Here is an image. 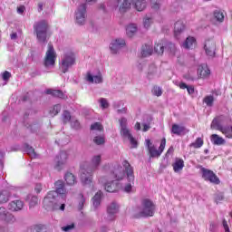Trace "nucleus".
I'll list each match as a JSON object with an SVG mask.
<instances>
[{
	"mask_svg": "<svg viewBox=\"0 0 232 232\" xmlns=\"http://www.w3.org/2000/svg\"><path fill=\"white\" fill-rule=\"evenodd\" d=\"M10 200V192L8 190H2L0 192V204H6Z\"/></svg>",
	"mask_w": 232,
	"mask_h": 232,
	"instance_id": "obj_34",
	"label": "nucleus"
},
{
	"mask_svg": "<svg viewBox=\"0 0 232 232\" xmlns=\"http://www.w3.org/2000/svg\"><path fill=\"white\" fill-rule=\"evenodd\" d=\"M131 6H133V0H123L122 4L120 5L119 11L121 14H126Z\"/></svg>",
	"mask_w": 232,
	"mask_h": 232,
	"instance_id": "obj_22",
	"label": "nucleus"
},
{
	"mask_svg": "<svg viewBox=\"0 0 232 232\" xmlns=\"http://www.w3.org/2000/svg\"><path fill=\"white\" fill-rule=\"evenodd\" d=\"M24 151L29 155L32 159H35L37 157V154L35 153V149L34 147L30 146L27 143L24 144Z\"/></svg>",
	"mask_w": 232,
	"mask_h": 232,
	"instance_id": "obj_29",
	"label": "nucleus"
},
{
	"mask_svg": "<svg viewBox=\"0 0 232 232\" xmlns=\"http://www.w3.org/2000/svg\"><path fill=\"white\" fill-rule=\"evenodd\" d=\"M209 73H211V71H209L208 65H201L198 68V75L200 77V79H205V77H208Z\"/></svg>",
	"mask_w": 232,
	"mask_h": 232,
	"instance_id": "obj_23",
	"label": "nucleus"
},
{
	"mask_svg": "<svg viewBox=\"0 0 232 232\" xmlns=\"http://www.w3.org/2000/svg\"><path fill=\"white\" fill-rule=\"evenodd\" d=\"M156 209L155 204H140L131 211L132 218L153 217Z\"/></svg>",
	"mask_w": 232,
	"mask_h": 232,
	"instance_id": "obj_4",
	"label": "nucleus"
},
{
	"mask_svg": "<svg viewBox=\"0 0 232 232\" xmlns=\"http://www.w3.org/2000/svg\"><path fill=\"white\" fill-rule=\"evenodd\" d=\"M124 46H126V41H124V39L122 38H117L111 41L110 44V50L111 53L115 54L119 53V50H121V48H124Z\"/></svg>",
	"mask_w": 232,
	"mask_h": 232,
	"instance_id": "obj_11",
	"label": "nucleus"
},
{
	"mask_svg": "<svg viewBox=\"0 0 232 232\" xmlns=\"http://www.w3.org/2000/svg\"><path fill=\"white\" fill-rule=\"evenodd\" d=\"M45 93L47 95H52L53 97H57L58 99H67L65 93L61 90L48 89L45 91Z\"/></svg>",
	"mask_w": 232,
	"mask_h": 232,
	"instance_id": "obj_20",
	"label": "nucleus"
},
{
	"mask_svg": "<svg viewBox=\"0 0 232 232\" xmlns=\"http://www.w3.org/2000/svg\"><path fill=\"white\" fill-rule=\"evenodd\" d=\"M210 128H211V130H218V131H221V133H222L223 130L226 127H223L222 124L220 123V121H218V119L215 118L211 122Z\"/></svg>",
	"mask_w": 232,
	"mask_h": 232,
	"instance_id": "obj_33",
	"label": "nucleus"
},
{
	"mask_svg": "<svg viewBox=\"0 0 232 232\" xmlns=\"http://www.w3.org/2000/svg\"><path fill=\"white\" fill-rule=\"evenodd\" d=\"M56 190L54 191L56 195H66V188H64V181L58 180L54 183Z\"/></svg>",
	"mask_w": 232,
	"mask_h": 232,
	"instance_id": "obj_21",
	"label": "nucleus"
},
{
	"mask_svg": "<svg viewBox=\"0 0 232 232\" xmlns=\"http://www.w3.org/2000/svg\"><path fill=\"white\" fill-rule=\"evenodd\" d=\"M153 53V46L151 44H144L141 47V57H150Z\"/></svg>",
	"mask_w": 232,
	"mask_h": 232,
	"instance_id": "obj_28",
	"label": "nucleus"
},
{
	"mask_svg": "<svg viewBox=\"0 0 232 232\" xmlns=\"http://www.w3.org/2000/svg\"><path fill=\"white\" fill-rule=\"evenodd\" d=\"M62 119H63V124H68V122L72 121V114L68 111H63L62 114Z\"/></svg>",
	"mask_w": 232,
	"mask_h": 232,
	"instance_id": "obj_40",
	"label": "nucleus"
},
{
	"mask_svg": "<svg viewBox=\"0 0 232 232\" xmlns=\"http://www.w3.org/2000/svg\"><path fill=\"white\" fill-rule=\"evenodd\" d=\"M25 10H26V7L24 5H20L19 7H17V14H20V15H23Z\"/></svg>",
	"mask_w": 232,
	"mask_h": 232,
	"instance_id": "obj_62",
	"label": "nucleus"
},
{
	"mask_svg": "<svg viewBox=\"0 0 232 232\" xmlns=\"http://www.w3.org/2000/svg\"><path fill=\"white\" fill-rule=\"evenodd\" d=\"M78 200L79 204H84L86 202V199L84 198V196L82 194L78 195Z\"/></svg>",
	"mask_w": 232,
	"mask_h": 232,
	"instance_id": "obj_64",
	"label": "nucleus"
},
{
	"mask_svg": "<svg viewBox=\"0 0 232 232\" xmlns=\"http://www.w3.org/2000/svg\"><path fill=\"white\" fill-rule=\"evenodd\" d=\"M50 25L46 20H41L34 24V34L36 36L38 43L44 44L48 39V30Z\"/></svg>",
	"mask_w": 232,
	"mask_h": 232,
	"instance_id": "obj_3",
	"label": "nucleus"
},
{
	"mask_svg": "<svg viewBox=\"0 0 232 232\" xmlns=\"http://www.w3.org/2000/svg\"><path fill=\"white\" fill-rule=\"evenodd\" d=\"M28 232H50V227L44 224H35L28 228Z\"/></svg>",
	"mask_w": 232,
	"mask_h": 232,
	"instance_id": "obj_18",
	"label": "nucleus"
},
{
	"mask_svg": "<svg viewBox=\"0 0 232 232\" xmlns=\"http://www.w3.org/2000/svg\"><path fill=\"white\" fill-rule=\"evenodd\" d=\"M167 47L169 50V52H171L173 53V55H175V52L177 51V46H175V44L169 43L167 44Z\"/></svg>",
	"mask_w": 232,
	"mask_h": 232,
	"instance_id": "obj_54",
	"label": "nucleus"
},
{
	"mask_svg": "<svg viewBox=\"0 0 232 232\" xmlns=\"http://www.w3.org/2000/svg\"><path fill=\"white\" fill-rule=\"evenodd\" d=\"M88 17L86 4H81L78 5L74 12V23L78 26H84L86 24V19Z\"/></svg>",
	"mask_w": 232,
	"mask_h": 232,
	"instance_id": "obj_5",
	"label": "nucleus"
},
{
	"mask_svg": "<svg viewBox=\"0 0 232 232\" xmlns=\"http://www.w3.org/2000/svg\"><path fill=\"white\" fill-rule=\"evenodd\" d=\"M214 17L218 21L219 23H222L224 21V13L220 11H215L214 12Z\"/></svg>",
	"mask_w": 232,
	"mask_h": 232,
	"instance_id": "obj_51",
	"label": "nucleus"
},
{
	"mask_svg": "<svg viewBox=\"0 0 232 232\" xmlns=\"http://www.w3.org/2000/svg\"><path fill=\"white\" fill-rule=\"evenodd\" d=\"M55 197H57V192L50 191L44 198V204H53L55 202Z\"/></svg>",
	"mask_w": 232,
	"mask_h": 232,
	"instance_id": "obj_30",
	"label": "nucleus"
},
{
	"mask_svg": "<svg viewBox=\"0 0 232 232\" xmlns=\"http://www.w3.org/2000/svg\"><path fill=\"white\" fill-rule=\"evenodd\" d=\"M216 202H220L221 200H224V193L219 192L216 194Z\"/></svg>",
	"mask_w": 232,
	"mask_h": 232,
	"instance_id": "obj_60",
	"label": "nucleus"
},
{
	"mask_svg": "<svg viewBox=\"0 0 232 232\" xmlns=\"http://www.w3.org/2000/svg\"><path fill=\"white\" fill-rule=\"evenodd\" d=\"M102 198H104V194L100 190L92 198V204H101Z\"/></svg>",
	"mask_w": 232,
	"mask_h": 232,
	"instance_id": "obj_36",
	"label": "nucleus"
},
{
	"mask_svg": "<svg viewBox=\"0 0 232 232\" xmlns=\"http://www.w3.org/2000/svg\"><path fill=\"white\" fill-rule=\"evenodd\" d=\"M23 208H24V205L23 204H9L7 206V208L9 209V211H21Z\"/></svg>",
	"mask_w": 232,
	"mask_h": 232,
	"instance_id": "obj_41",
	"label": "nucleus"
},
{
	"mask_svg": "<svg viewBox=\"0 0 232 232\" xmlns=\"http://www.w3.org/2000/svg\"><path fill=\"white\" fill-rule=\"evenodd\" d=\"M204 50L208 57H215L217 52V44L213 40L205 42Z\"/></svg>",
	"mask_w": 232,
	"mask_h": 232,
	"instance_id": "obj_12",
	"label": "nucleus"
},
{
	"mask_svg": "<svg viewBox=\"0 0 232 232\" xmlns=\"http://www.w3.org/2000/svg\"><path fill=\"white\" fill-rule=\"evenodd\" d=\"M104 188L108 193H115V191L121 189V183L117 180H112L105 183Z\"/></svg>",
	"mask_w": 232,
	"mask_h": 232,
	"instance_id": "obj_16",
	"label": "nucleus"
},
{
	"mask_svg": "<svg viewBox=\"0 0 232 232\" xmlns=\"http://www.w3.org/2000/svg\"><path fill=\"white\" fill-rule=\"evenodd\" d=\"M121 165H115L111 173L113 175V179H116L117 181L122 180L124 177L127 175V179L129 182H134L135 175H133V167L128 162V160H123Z\"/></svg>",
	"mask_w": 232,
	"mask_h": 232,
	"instance_id": "obj_1",
	"label": "nucleus"
},
{
	"mask_svg": "<svg viewBox=\"0 0 232 232\" xmlns=\"http://www.w3.org/2000/svg\"><path fill=\"white\" fill-rule=\"evenodd\" d=\"M128 139H129L132 148H137L138 142L135 140V138H133V136H131V137H130Z\"/></svg>",
	"mask_w": 232,
	"mask_h": 232,
	"instance_id": "obj_61",
	"label": "nucleus"
},
{
	"mask_svg": "<svg viewBox=\"0 0 232 232\" xmlns=\"http://www.w3.org/2000/svg\"><path fill=\"white\" fill-rule=\"evenodd\" d=\"M65 206L64 204H51V205H44V209H48L52 211H64L65 209Z\"/></svg>",
	"mask_w": 232,
	"mask_h": 232,
	"instance_id": "obj_27",
	"label": "nucleus"
},
{
	"mask_svg": "<svg viewBox=\"0 0 232 232\" xmlns=\"http://www.w3.org/2000/svg\"><path fill=\"white\" fill-rule=\"evenodd\" d=\"M60 111L61 104H56L49 111V113L52 115V117H55V115L59 114Z\"/></svg>",
	"mask_w": 232,
	"mask_h": 232,
	"instance_id": "obj_43",
	"label": "nucleus"
},
{
	"mask_svg": "<svg viewBox=\"0 0 232 232\" xmlns=\"http://www.w3.org/2000/svg\"><path fill=\"white\" fill-rule=\"evenodd\" d=\"M6 213H8V210L6 208L1 207L0 208V221L3 222V219L5 218Z\"/></svg>",
	"mask_w": 232,
	"mask_h": 232,
	"instance_id": "obj_55",
	"label": "nucleus"
},
{
	"mask_svg": "<svg viewBox=\"0 0 232 232\" xmlns=\"http://www.w3.org/2000/svg\"><path fill=\"white\" fill-rule=\"evenodd\" d=\"M101 155H96L92 159V166L81 167V181L83 186H90L92 184V175H93L94 170L101 166Z\"/></svg>",
	"mask_w": 232,
	"mask_h": 232,
	"instance_id": "obj_2",
	"label": "nucleus"
},
{
	"mask_svg": "<svg viewBox=\"0 0 232 232\" xmlns=\"http://www.w3.org/2000/svg\"><path fill=\"white\" fill-rule=\"evenodd\" d=\"M131 184H133L132 182L128 183L124 188H123V191H125V193H130L131 192Z\"/></svg>",
	"mask_w": 232,
	"mask_h": 232,
	"instance_id": "obj_59",
	"label": "nucleus"
},
{
	"mask_svg": "<svg viewBox=\"0 0 232 232\" xmlns=\"http://www.w3.org/2000/svg\"><path fill=\"white\" fill-rule=\"evenodd\" d=\"M119 213V205L117 204H109L107 206V214L109 215V220H113V216Z\"/></svg>",
	"mask_w": 232,
	"mask_h": 232,
	"instance_id": "obj_19",
	"label": "nucleus"
},
{
	"mask_svg": "<svg viewBox=\"0 0 232 232\" xmlns=\"http://www.w3.org/2000/svg\"><path fill=\"white\" fill-rule=\"evenodd\" d=\"M127 34L131 37L135 32H137V25L135 24H130L126 28Z\"/></svg>",
	"mask_w": 232,
	"mask_h": 232,
	"instance_id": "obj_42",
	"label": "nucleus"
},
{
	"mask_svg": "<svg viewBox=\"0 0 232 232\" xmlns=\"http://www.w3.org/2000/svg\"><path fill=\"white\" fill-rule=\"evenodd\" d=\"M73 64H75V54L73 53H66L62 56L60 68L63 73H66Z\"/></svg>",
	"mask_w": 232,
	"mask_h": 232,
	"instance_id": "obj_6",
	"label": "nucleus"
},
{
	"mask_svg": "<svg viewBox=\"0 0 232 232\" xmlns=\"http://www.w3.org/2000/svg\"><path fill=\"white\" fill-rule=\"evenodd\" d=\"M2 222H5V224H14L15 217L7 211V213L2 219Z\"/></svg>",
	"mask_w": 232,
	"mask_h": 232,
	"instance_id": "obj_35",
	"label": "nucleus"
},
{
	"mask_svg": "<svg viewBox=\"0 0 232 232\" xmlns=\"http://www.w3.org/2000/svg\"><path fill=\"white\" fill-rule=\"evenodd\" d=\"M203 102H205L208 108H211L215 102V97L213 95H208L203 99Z\"/></svg>",
	"mask_w": 232,
	"mask_h": 232,
	"instance_id": "obj_39",
	"label": "nucleus"
},
{
	"mask_svg": "<svg viewBox=\"0 0 232 232\" xmlns=\"http://www.w3.org/2000/svg\"><path fill=\"white\" fill-rule=\"evenodd\" d=\"M151 93L156 97H160V95H162V88L155 85L151 90Z\"/></svg>",
	"mask_w": 232,
	"mask_h": 232,
	"instance_id": "obj_47",
	"label": "nucleus"
},
{
	"mask_svg": "<svg viewBox=\"0 0 232 232\" xmlns=\"http://www.w3.org/2000/svg\"><path fill=\"white\" fill-rule=\"evenodd\" d=\"M203 145H204V140H202V138H198L194 143H191L190 146H192V148L198 149V148H202Z\"/></svg>",
	"mask_w": 232,
	"mask_h": 232,
	"instance_id": "obj_50",
	"label": "nucleus"
},
{
	"mask_svg": "<svg viewBox=\"0 0 232 232\" xmlns=\"http://www.w3.org/2000/svg\"><path fill=\"white\" fill-rule=\"evenodd\" d=\"M64 179L69 186H73V184H75V176L73 174L68 172L65 174Z\"/></svg>",
	"mask_w": 232,
	"mask_h": 232,
	"instance_id": "obj_38",
	"label": "nucleus"
},
{
	"mask_svg": "<svg viewBox=\"0 0 232 232\" xmlns=\"http://www.w3.org/2000/svg\"><path fill=\"white\" fill-rule=\"evenodd\" d=\"M74 227H75V224L72 223L71 225L62 227V231H65V232L72 231V229H73Z\"/></svg>",
	"mask_w": 232,
	"mask_h": 232,
	"instance_id": "obj_57",
	"label": "nucleus"
},
{
	"mask_svg": "<svg viewBox=\"0 0 232 232\" xmlns=\"http://www.w3.org/2000/svg\"><path fill=\"white\" fill-rule=\"evenodd\" d=\"M93 142L94 144H97V146H102V144H104L106 140L102 136H96L93 138Z\"/></svg>",
	"mask_w": 232,
	"mask_h": 232,
	"instance_id": "obj_49",
	"label": "nucleus"
},
{
	"mask_svg": "<svg viewBox=\"0 0 232 232\" xmlns=\"http://www.w3.org/2000/svg\"><path fill=\"white\" fill-rule=\"evenodd\" d=\"M210 140L214 143L215 146H222L226 144V140L224 138L218 136V134H212L210 136Z\"/></svg>",
	"mask_w": 232,
	"mask_h": 232,
	"instance_id": "obj_24",
	"label": "nucleus"
},
{
	"mask_svg": "<svg viewBox=\"0 0 232 232\" xmlns=\"http://www.w3.org/2000/svg\"><path fill=\"white\" fill-rule=\"evenodd\" d=\"M55 59H57V54L55 53V49H53V45L51 44H48V50L45 53L44 65L45 68H50L52 66H55Z\"/></svg>",
	"mask_w": 232,
	"mask_h": 232,
	"instance_id": "obj_7",
	"label": "nucleus"
},
{
	"mask_svg": "<svg viewBox=\"0 0 232 232\" xmlns=\"http://www.w3.org/2000/svg\"><path fill=\"white\" fill-rule=\"evenodd\" d=\"M166 148V139L163 138L161 140L160 145L159 147V150H157V147L152 146V147H149V155L150 159H159V157H160V155H162V152L164 151Z\"/></svg>",
	"mask_w": 232,
	"mask_h": 232,
	"instance_id": "obj_9",
	"label": "nucleus"
},
{
	"mask_svg": "<svg viewBox=\"0 0 232 232\" xmlns=\"http://www.w3.org/2000/svg\"><path fill=\"white\" fill-rule=\"evenodd\" d=\"M227 139H232V127H225L222 132Z\"/></svg>",
	"mask_w": 232,
	"mask_h": 232,
	"instance_id": "obj_48",
	"label": "nucleus"
},
{
	"mask_svg": "<svg viewBox=\"0 0 232 232\" xmlns=\"http://www.w3.org/2000/svg\"><path fill=\"white\" fill-rule=\"evenodd\" d=\"M120 126H121V135L122 137H125V139H130L131 137V132H130V130L128 129V119L125 117L119 120Z\"/></svg>",
	"mask_w": 232,
	"mask_h": 232,
	"instance_id": "obj_13",
	"label": "nucleus"
},
{
	"mask_svg": "<svg viewBox=\"0 0 232 232\" xmlns=\"http://www.w3.org/2000/svg\"><path fill=\"white\" fill-rule=\"evenodd\" d=\"M145 119H146L147 122L142 123L143 131H148V130H150V128H151L150 126V124L151 123V121H153V118H151V116H146Z\"/></svg>",
	"mask_w": 232,
	"mask_h": 232,
	"instance_id": "obj_44",
	"label": "nucleus"
},
{
	"mask_svg": "<svg viewBox=\"0 0 232 232\" xmlns=\"http://www.w3.org/2000/svg\"><path fill=\"white\" fill-rule=\"evenodd\" d=\"M132 6L137 12H142L146 9V0H133Z\"/></svg>",
	"mask_w": 232,
	"mask_h": 232,
	"instance_id": "obj_26",
	"label": "nucleus"
},
{
	"mask_svg": "<svg viewBox=\"0 0 232 232\" xmlns=\"http://www.w3.org/2000/svg\"><path fill=\"white\" fill-rule=\"evenodd\" d=\"M152 24H153V17L145 16L143 18L144 28H150V26H151Z\"/></svg>",
	"mask_w": 232,
	"mask_h": 232,
	"instance_id": "obj_45",
	"label": "nucleus"
},
{
	"mask_svg": "<svg viewBox=\"0 0 232 232\" xmlns=\"http://www.w3.org/2000/svg\"><path fill=\"white\" fill-rule=\"evenodd\" d=\"M173 169L175 173H179V171H182L184 169V160L178 159L175 163H173Z\"/></svg>",
	"mask_w": 232,
	"mask_h": 232,
	"instance_id": "obj_32",
	"label": "nucleus"
},
{
	"mask_svg": "<svg viewBox=\"0 0 232 232\" xmlns=\"http://www.w3.org/2000/svg\"><path fill=\"white\" fill-rule=\"evenodd\" d=\"M151 5L154 10H159V8H160V4L157 3V1H151Z\"/></svg>",
	"mask_w": 232,
	"mask_h": 232,
	"instance_id": "obj_63",
	"label": "nucleus"
},
{
	"mask_svg": "<svg viewBox=\"0 0 232 232\" xmlns=\"http://www.w3.org/2000/svg\"><path fill=\"white\" fill-rule=\"evenodd\" d=\"M25 202H29L30 204H37L39 202V198L36 196L27 195L25 198Z\"/></svg>",
	"mask_w": 232,
	"mask_h": 232,
	"instance_id": "obj_46",
	"label": "nucleus"
},
{
	"mask_svg": "<svg viewBox=\"0 0 232 232\" xmlns=\"http://www.w3.org/2000/svg\"><path fill=\"white\" fill-rule=\"evenodd\" d=\"M10 77H12V73H10V72H8V71L4 72L2 74V79L4 81H9Z\"/></svg>",
	"mask_w": 232,
	"mask_h": 232,
	"instance_id": "obj_58",
	"label": "nucleus"
},
{
	"mask_svg": "<svg viewBox=\"0 0 232 232\" xmlns=\"http://www.w3.org/2000/svg\"><path fill=\"white\" fill-rule=\"evenodd\" d=\"M102 74L101 72H99L97 75H92V72H87L86 75V82H91L92 84H93V82L95 84H101L102 82Z\"/></svg>",
	"mask_w": 232,
	"mask_h": 232,
	"instance_id": "obj_17",
	"label": "nucleus"
},
{
	"mask_svg": "<svg viewBox=\"0 0 232 232\" xmlns=\"http://www.w3.org/2000/svg\"><path fill=\"white\" fill-rule=\"evenodd\" d=\"M54 169H57V171H61L63 168H64V165L66 162H68V152L62 150L59 155H57L54 159Z\"/></svg>",
	"mask_w": 232,
	"mask_h": 232,
	"instance_id": "obj_10",
	"label": "nucleus"
},
{
	"mask_svg": "<svg viewBox=\"0 0 232 232\" xmlns=\"http://www.w3.org/2000/svg\"><path fill=\"white\" fill-rule=\"evenodd\" d=\"M71 126L74 130H79V127L81 126V123H79V121H77V120H72L71 121Z\"/></svg>",
	"mask_w": 232,
	"mask_h": 232,
	"instance_id": "obj_56",
	"label": "nucleus"
},
{
	"mask_svg": "<svg viewBox=\"0 0 232 232\" xmlns=\"http://www.w3.org/2000/svg\"><path fill=\"white\" fill-rule=\"evenodd\" d=\"M171 133H173V135L180 136L186 135V133H189V130L186 129V127H184L183 125L174 123L171 127Z\"/></svg>",
	"mask_w": 232,
	"mask_h": 232,
	"instance_id": "obj_15",
	"label": "nucleus"
},
{
	"mask_svg": "<svg viewBox=\"0 0 232 232\" xmlns=\"http://www.w3.org/2000/svg\"><path fill=\"white\" fill-rule=\"evenodd\" d=\"M91 130H97L98 131H102V125L100 122H95L91 125Z\"/></svg>",
	"mask_w": 232,
	"mask_h": 232,
	"instance_id": "obj_53",
	"label": "nucleus"
},
{
	"mask_svg": "<svg viewBox=\"0 0 232 232\" xmlns=\"http://www.w3.org/2000/svg\"><path fill=\"white\" fill-rule=\"evenodd\" d=\"M184 30H186V24H184V21H177L174 24V37L176 39H180V35L184 34Z\"/></svg>",
	"mask_w": 232,
	"mask_h": 232,
	"instance_id": "obj_14",
	"label": "nucleus"
},
{
	"mask_svg": "<svg viewBox=\"0 0 232 232\" xmlns=\"http://www.w3.org/2000/svg\"><path fill=\"white\" fill-rule=\"evenodd\" d=\"M202 179L211 182V184L218 185L220 184V179L213 172V170L208 169L206 168H201Z\"/></svg>",
	"mask_w": 232,
	"mask_h": 232,
	"instance_id": "obj_8",
	"label": "nucleus"
},
{
	"mask_svg": "<svg viewBox=\"0 0 232 232\" xmlns=\"http://www.w3.org/2000/svg\"><path fill=\"white\" fill-rule=\"evenodd\" d=\"M148 77H149V79H153L154 77H159V71L157 69V66L153 63L149 66Z\"/></svg>",
	"mask_w": 232,
	"mask_h": 232,
	"instance_id": "obj_31",
	"label": "nucleus"
},
{
	"mask_svg": "<svg viewBox=\"0 0 232 232\" xmlns=\"http://www.w3.org/2000/svg\"><path fill=\"white\" fill-rule=\"evenodd\" d=\"M166 48V45L164 43H159L154 46V52L158 53V55H162L164 53V49Z\"/></svg>",
	"mask_w": 232,
	"mask_h": 232,
	"instance_id": "obj_37",
	"label": "nucleus"
},
{
	"mask_svg": "<svg viewBox=\"0 0 232 232\" xmlns=\"http://www.w3.org/2000/svg\"><path fill=\"white\" fill-rule=\"evenodd\" d=\"M99 102H100L101 108H102V110H106V108L110 107V103H108V100H106L104 98H101L99 100Z\"/></svg>",
	"mask_w": 232,
	"mask_h": 232,
	"instance_id": "obj_52",
	"label": "nucleus"
},
{
	"mask_svg": "<svg viewBox=\"0 0 232 232\" xmlns=\"http://www.w3.org/2000/svg\"><path fill=\"white\" fill-rule=\"evenodd\" d=\"M197 44V40L193 36H188L186 38L185 43L182 44V46L186 50H189L190 48H193Z\"/></svg>",
	"mask_w": 232,
	"mask_h": 232,
	"instance_id": "obj_25",
	"label": "nucleus"
}]
</instances>
